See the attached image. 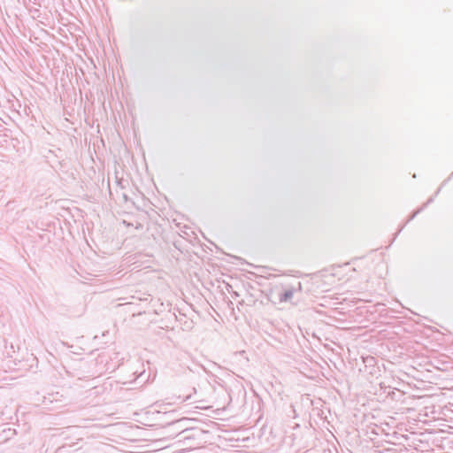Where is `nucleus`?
Here are the masks:
<instances>
[{"instance_id":"f257e3e1","label":"nucleus","mask_w":453,"mask_h":453,"mask_svg":"<svg viewBox=\"0 0 453 453\" xmlns=\"http://www.w3.org/2000/svg\"><path fill=\"white\" fill-rule=\"evenodd\" d=\"M205 432L203 429L191 427L182 430L179 433V442H182L189 449H195L200 446L201 437Z\"/></svg>"},{"instance_id":"f03ea898","label":"nucleus","mask_w":453,"mask_h":453,"mask_svg":"<svg viewBox=\"0 0 453 453\" xmlns=\"http://www.w3.org/2000/svg\"><path fill=\"white\" fill-rule=\"evenodd\" d=\"M423 211V208H418L417 209L416 211H414L408 218V219L406 220V222L400 226V228L398 229V231L395 234V236L392 240V242L395 240L396 236L398 235V234L403 229V227L405 226L406 224H408L410 221H411L412 219H414L418 214H419L421 211Z\"/></svg>"},{"instance_id":"7ed1b4c3","label":"nucleus","mask_w":453,"mask_h":453,"mask_svg":"<svg viewBox=\"0 0 453 453\" xmlns=\"http://www.w3.org/2000/svg\"><path fill=\"white\" fill-rule=\"evenodd\" d=\"M293 294H294V290L293 289H286L284 292L280 294V302H288V301H289L292 298Z\"/></svg>"},{"instance_id":"20e7f679","label":"nucleus","mask_w":453,"mask_h":453,"mask_svg":"<svg viewBox=\"0 0 453 453\" xmlns=\"http://www.w3.org/2000/svg\"><path fill=\"white\" fill-rule=\"evenodd\" d=\"M434 201V196H431L427 201L426 203H425L420 208H423V210L431 203H433Z\"/></svg>"},{"instance_id":"39448f33","label":"nucleus","mask_w":453,"mask_h":453,"mask_svg":"<svg viewBox=\"0 0 453 453\" xmlns=\"http://www.w3.org/2000/svg\"><path fill=\"white\" fill-rule=\"evenodd\" d=\"M441 188V187H440V188L437 189V191L435 192V195H434V196H437V195L440 193Z\"/></svg>"},{"instance_id":"423d86ee","label":"nucleus","mask_w":453,"mask_h":453,"mask_svg":"<svg viewBox=\"0 0 453 453\" xmlns=\"http://www.w3.org/2000/svg\"><path fill=\"white\" fill-rule=\"evenodd\" d=\"M190 398V395L186 396L183 401H188Z\"/></svg>"},{"instance_id":"0eeeda50","label":"nucleus","mask_w":453,"mask_h":453,"mask_svg":"<svg viewBox=\"0 0 453 453\" xmlns=\"http://www.w3.org/2000/svg\"><path fill=\"white\" fill-rule=\"evenodd\" d=\"M234 296H238V294L236 292H234Z\"/></svg>"},{"instance_id":"6e6552de","label":"nucleus","mask_w":453,"mask_h":453,"mask_svg":"<svg viewBox=\"0 0 453 453\" xmlns=\"http://www.w3.org/2000/svg\"><path fill=\"white\" fill-rule=\"evenodd\" d=\"M452 176H453V172L451 173V174H450V176H449V179H450Z\"/></svg>"}]
</instances>
